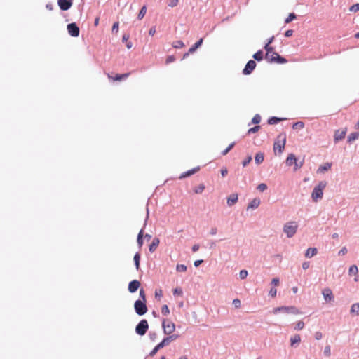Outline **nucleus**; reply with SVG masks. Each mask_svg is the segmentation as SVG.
<instances>
[{"label":"nucleus","instance_id":"1","mask_svg":"<svg viewBox=\"0 0 359 359\" xmlns=\"http://www.w3.org/2000/svg\"><path fill=\"white\" fill-rule=\"evenodd\" d=\"M180 337L179 334H172V335L165 337L161 341L157 344L154 348L149 352V356L154 357L158 351L163 347L168 346L172 341L176 340Z\"/></svg>","mask_w":359,"mask_h":359},{"label":"nucleus","instance_id":"2","mask_svg":"<svg viewBox=\"0 0 359 359\" xmlns=\"http://www.w3.org/2000/svg\"><path fill=\"white\" fill-rule=\"evenodd\" d=\"M327 186L326 181H320L319 183L314 187L312 193H311V198L313 201L318 202L319 200H321L323 196V189Z\"/></svg>","mask_w":359,"mask_h":359},{"label":"nucleus","instance_id":"3","mask_svg":"<svg viewBox=\"0 0 359 359\" xmlns=\"http://www.w3.org/2000/svg\"><path fill=\"white\" fill-rule=\"evenodd\" d=\"M273 313L278 314L279 313H284L286 314H294L297 315L301 313V311L294 306H281L273 308Z\"/></svg>","mask_w":359,"mask_h":359},{"label":"nucleus","instance_id":"4","mask_svg":"<svg viewBox=\"0 0 359 359\" xmlns=\"http://www.w3.org/2000/svg\"><path fill=\"white\" fill-rule=\"evenodd\" d=\"M134 310L137 315L142 316L148 311L147 302L140 301V299L134 302Z\"/></svg>","mask_w":359,"mask_h":359},{"label":"nucleus","instance_id":"5","mask_svg":"<svg viewBox=\"0 0 359 359\" xmlns=\"http://www.w3.org/2000/svg\"><path fill=\"white\" fill-rule=\"evenodd\" d=\"M161 325L164 334L167 336L172 335L176 327L173 322L165 318L162 319Z\"/></svg>","mask_w":359,"mask_h":359},{"label":"nucleus","instance_id":"6","mask_svg":"<svg viewBox=\"0 0 359 359\" xmlns=\"http://www.w3.org/2000/svg\"><path fill=\"white\" fill-rule=\"evenodd\" d=\"M282 137L281 142L280 140H277L274 142L273 144V151L276 152L278 151L279 154H282L285 149V144H286V134L285 133L279 134L278 138L280 139Z\"/></svg>","mask_w":359,"mask_h":359},{"label":"nucleus","instance_id":"7","mask_svg":"<svg viewBox=\"0 0 359 359\" xmlns=\"http://www.w3.org/2000/svg\"><path fill=\"white\" fill-rule=\"evenodd\" d=\"M149 330V323L146 319H142L135 326V332L139 336H144Z\"/></svg>","mask_w":359,"mask_h":359},{"label":"nucleus","instance_id":"8","mask_svg":"<svg viewBox=\"0 0 359 359\" xmlns=\"http://www.w3.org/2000/svg\"><path fill=\"white\" fill-rule=\"evenodd\" d=\"M298 226L295 222H287L283 226V231L287 238H292L297 232Z\"/></svg>","mask_w":359,"mask_h":359},{"label":"nucleus","instance_id":"9","mask_svg":"<svg viewBox=\"0 0 359 359\" xmlns=\"http://www.w3.org/2000/svg\"><path fill=\"white\" fill-rule=\"evenodd\" d=\"M269 63H276V64H285L287 62V60L283 56L280 55L277 52L273 53V55H271L270 58L266 60Z\"/></svg>","mask_w":359,"mask_h":359},{"label":"nucleus","instance_id":"10","mask_svg":"<svg viewBox=\"0 0 359 359\" xmlns=\"http://www.w3.org/2000/svg\"><path fill=\"white\" fill-rule=\"evenodd\" d=\"M68 34L72 37H78L80 34L79 27L76 22L69 23L67 26Z\"/></svg>","mask_w":359,"mask_h":359},{"label":"nucleus","instance_id":"11","mask_svg":"<svg viewBox=\"0 0 359 359\" xmlns=\"http://www.w3.org/2000/svg\"><path fill=\"white\" fill-rule=\"evenodd\" d=\"M256 66L257 63L255 60H248L242 70V74L245 76L251 74L256 68Z\"/></svg>","mask_w":359,"mask_h":359},{"label":"nucleus","instance_id":"12","mask_svg":"<svg viewBox=\"0 0 359 359\" xmlns=\"http://www.w3.org/2000/svg\"><path fill=\"white\" fill-rule=\"evenodd\" d=\"M57 5L62 11H67L71 8L73 2L71 0H58Z\"/></svg>","mask_w":359,"mask_h":359},{"label":"nucleus","instance_id":"13","mask_svg":"<svg viewBox=\"0 0 359 359\" xmlns=\"http://www.w3.org/2000/svg\"><path fill=\"white\" fill-rule=\"evenodd\" d=\"M141 283L137 280H133L129 282L128 285V290L130 293H135L137 291L139 287H140Z\"/></svg>","mask_w":359,"mask_h":359},{"label":"nucleus","instance_id":"14","mask_svg":"<svg viewBox=\"0 0 359 359\" xmlns=\"http://www.w3.org/2000/svg\"><path fill=\"white\" fill-rule=\"evenodd\" d=\"M322 294L323 295V298L326 302H330L334 300V297L332 293V290H330L328 287L325 288L323 290Z\"/></svg>","mask_w":359,"mask_h":359},{"label":"nucleus","instance_id":"15","mask_svg":"<svg viewBox=\"0 0 359 359\" xmlns=\"http://www.w3.org/2000/svg\"><path fill=\"white\" fill-rule=\"evenodd\" d=\"M199 170H200V166H197L192 169L187 170V171L182 172L180 175L179 179L182 180V179L189 177L191 176L192 175L196 173Z\"/></svg>","mask_w":359,"mask_h":359},{"label":"nucleus","instance_id":"16","mask_svg":"<svg viewBox=\"0 0 359 359\" xmlns=\"http://www.w3.org/2000/svg\"><path fill=\"white\" fill-rule=\"evenodd\" d=\"M346 134V128H344L341 131H340L339 130H337L334 135V142L335 143H337L339 141L343 140L344 138H345Z\"/></svg>","mask_w":359,"mask_h":359},{"label":"nucleus","instance_id":"17","mask_svg":"<svg viewBox=\"0 0 359 359\" xmlns=\"http://www.w3.org/2000/svg\"><path fill=\"white\" fill-rule=\"evenodd\" d=\"M131 72H126L123 74H116L114 76L111 77L109 76V79H111L114 81H121L126 80L130 75Z\"/></svg>","mask_w":359,"mask_h":359},{"label":"nucleus","instance_id":"18","mask_svg":"<svg viewBox=\"0 0 359 359\" xmlns=\"http://www.w3.org/2000/svg\"><path fill=\"white\" fill-rule=\"evenodd\" d=\"M298 161V159L297 158V156H295V154L291 153V154H289L286 160H285V163L287 166H292V165H295V163H297V162Z\"/></svg>","mask_w":359,"mask_h":359},{"label":"nucleus","instance_id":"19","mask_svg":"<svg viewBox=\"0 0 359 359\" xmlns=\"http://www.w3.org/2000/svg\"><path fill=\"white\" fill-rule=\"evenodd\" d=\"M261 203V200L259 198H253L248 205L247 210H254L259 207Z\"/></svg>","mask_w":359,"mask_h":359},{"label":"nucleus","instance_id":"20","mask_svg":"<svg viewBox=\"0 0 359 359\" xmlns=\"http://www.w3.org/2000/svg\"><path fill=\"white\" fill-rule=\"evenodd\" d=\"M159 243H160L159 238L157 237L154 238L151 243L149 245V251L151 253H153L156 250Z\"/></svg>","mask_w":359,"mask_h":359},{"label":"nucleus","instance_id":"21","mask_svg":"<svg viewBox=\"0 0 359 359\" xmlns=\"http://www.w3.org/2000/svg\"><path fill=\"white\" fill-rule=\"evenodd\" d=\"M203 38L199 39L189 48V53H194L203 45Z\"/></svg>","mask_w":359,"mask_h":359},{"label":"nucleus","instance_id":"22","mask_svg":"<svg viewBox=\"0 0 359 359\" xmlns=\"http://www.w3.org/2000/svg\"><path fill=\"white\" fill-rule=\"evenodd\" d=\"M332 165V163L327 162L319 166V168L317 170L318 173H324L325 172L328 171Z\"/></svg>","mask_w":359,"mask_h":359},{"label":"nucleus","instance_id":"23","mask_svg":"<svg viewBox=\"0 0 359 359\" xmlns=\"http://www.w3.org/2000/svg\"><path fill=\"white\" fill-rule=\"evenodd\" d=\"M238 200V196L237 194H232L227 198L226 203L229 206H233L235 205Z\"/></svg>","mask_w":359,"mask_h":359},{"label":"nucleus","instance_id":"24","mask_svg":"<svg viewBox=\"0 0 359 359\" xmlns=\"http://www.w3.org/2000/svg\"><path fill=\"white\" fill-rule=\"evenodd\" d=\"M140 259H141V254L140 252H137L135 253L133 257L134 264L135 266V269L138 271L140 270Z\"/></svg>","mask_w":359,"mask_h":359},{"label":"nucleus","instance_id":"25","mask_svg":"<svg viewBox=\"0 0 359 359\" xmlns=\"http://www.w3.org/2000/svg\"><path fill=\"white\" fill-rule=\"evenodd\" d=\"M137 243L140 250L144 244V229H141L137 236Z\"/></svg>","mask_w":359,"mask_h":359},{"label":"nucleus","instance_id":"26","mask_svg":"<svg viewBox=\"0 0 359 359\" xmlns=\"http://www.w3.org/2000/svg\"><path fill=\"white\" fill-rule=\"evenodd\" d=\"M264 48L266 50L265 59L267 60L270 58L271 55H273V53H276L275 48L271 46L264 45Z\"/></svg>","mask_w":359,"mask_h":359},{"label":"nucleus","instance_id":"27","mask_svg":"<svg viewBox=\"0 0 359 359\" xmlns=\"http://www.w3.org/2000/svg\"><path fill=\"white\" fill-rule=\"evenodd\" d=\"M318 253V250L315 247H310L307 248V250L305 252V257L307 258H311L313 256H315Z\"/></svg>","mask_w":359,"mask_h":359},{"label":"nucleus","instance_id":"28","mask_svg":"<svg viewBox=\"0 0 359 359\" xmlns=\"http://www.w3.org/2000/svg\"><path fill=\"white\" fill-rule=\"evenodd\" d=\"M253 60L255 62H261L264 59V52L262 50H258L256 53H255L252 55Z\"/></svg>","mask_w":359,"mask_h":359},{"label":"nucleus","instance_id":"29","mask_svg":"<svg viewBox=\"0 0 359 359\" xmlns=\"http://www.w3.org/2000/svg\"><path fill=\"white\" fill-rule=\"evenodd\" d=\"M264 159V154L263 152L259 151L255 156V162L257 165H260Z\"/></svg>","mask_w":359,"mask_h":359},{"label":"nucleus","instance_id":"30","mask_svg":"<svg viewBox=\"0 0 359 359\" xmlns=\"http://www.w3.org/2000/svg\"><path fill=\"white\" fill-rule=\"evenodd\" d=\"M284 119L285 118H279L277 116H270L267 120V123L269 125H276Z\"/></svg>","mask_w":359,"mask_h":359},{"label":"nucleus","instance_id":"31","mask_svg":"<svg viewBox=\"0 0 359 359\" xmlns=\"http://www.w3.org/2000/svg\"><path fill=\"white\" fill-rule=\"evenodd\" d=\"M359 137V132H353L348 135L347 137V142L351 144Z\"/></svg>","mask_w":359,"mask_h":359},{"label":"nucleus","instance_id":"32","mask_svg":"<svg viewBox=\"0 0 359 359\" xmlns=\"http://www.w3.org/2000/svg\"><path fill=\"white\" fill-rule=\"evenodd\" d=\"M301 341V337L299 334H296L290 338V346H295L296 344H298Z\"/></svg>","mask_w":359,"mask_h":359},{"label":"nucleus","instance_id":"33","mask_svg":"<svg viewBox=\"0 0 359 359\" xmlns=\"http://www.w3.org/2000/svg\"><path fill=\"white\" fill-rule=\"evenodd\" d=\"M147 5H146V4L143 5V6L141 7V8H140V11H139V13H138V15H137V18L138 20H142V19L144 17V15H145V14H146V13H147Z\"/></svg>","mask_w":359,"mask_h":359},{"label":"nucleus","instance_id":"34","mask_svg":"<svg viewBox=\"0 0 359 359\" xmlns=\"http://www.w3.org/2000/svg\"><path fill=\"white\" fill-rule=\"evenodd\" d=\"M261 116L259 114H256L252 118L251 122L248 123V126H250V124H255L258 126L257 124H259L261 122Z\"/></svg>","mask_w":359,"mask_h":359},{"label":"nucleus","instance_id":"35","mask_svg":"<svg viewBox=\"0 0 359 359\" xmlns=\"http://www.w3.org/2000/svg\"><path fill=\"white\" fill-rule=\"evenodd\" d=\"M351 314L359 315V303H355L351 306Z\"/></svg>","mask_w":359,"mask_h":359},{"label":"nucleus","instance_id":"36","mask_svg":"<svg viewBox=\"0 0 359 359\" xmlns=\"http://www.w3.org/2000/svg\"><path fill=\"white\" fill-rule=\"evenodd\" d=\"M304 123L302 121H299L297 122H294L292 123V129L297 130V129H302L304 128Z\"/></svg>","mask_w":359,"mask_h":359},{"label":"nucleus","instance_id":"37","mask_svg":"<svg viewBox=\"0 0 359 359\" xmlns=\"http://www.w3.org/2000/svg\"><path fill=\"white\" fill-rule=\"evenodd\" d=\"M184 46L185 45H184V42L181 40H177V41H173L172 43V46L176 49L183 48Z\"/></svg>","mask_w":359,"mask_h":359},{"label":"nucleus","instance_id":"38","mask_svg":"<svg viewBox=\"0 0 359 359\" xmlns=\"http://www.w3.org/2000/svg\"><path fill=\"white\" fill-rule=\"evenodd\" d=\"M297 18V15L294 13H289L288 16L285 19V24H288Z\"/></svg>","mask_w":359,"mask_h":359},{"label":"nucleus","instance_id":"39","mask_svg":"<svg viewBox=\"0 0 359 359\" xmlns=\"http://www.w3.org/2000/svg\"><path fill=\"white\" fill-rule=\"evenodd\" d=\"M236 145V142H233L231 144H229V146L222 151V155L225 156Z\"/></svg>","mask_w":359,"mask_h":359},{"label":"nucleus","instance_id":"40","mask_svg":"<svg viewBox=\"0 0 359 359\" xmlns=\"http://www.w3.org/2000/svg\"><path fill=\"white\" fill-rule=\"evenodd\" d=\"M358 273V268L356 265H351L348 269V273L350 276L352 274H357Z\"/></svg>","mask_w":359,"mask_h":359},{"label":"nucleus","instance_id":"41","mask_svg":"<svg viewBox=\"0 0 359 359\" xmlns=\"http://www.w3.org/2000/svg\"><path fill=\"white\" fill-rule=\"evenodd\" d=\"M187 270V266L185 264H177L176 266V271L177 272H185Z\"/></svg>","mask_w":359,"mask_h":359},{"label":"nucleus","instance_id":"42","mask_svg":"<svg viewBox=\"0 0 359 359\" xmlns=\"http://www.w3.org/2000/svg\"><path fill=\"white\" fill-rule=\"evenodd\" d=\"M252 160V157L251 155H248V156L242 161L241 164L243 168L246 167Z\"/></svg>","mask_w":359,"mask_h":359},{"label":"nucleus","instance_id":"43","mask_svg":"<svg viewBox=\"0 0 359 359\" xmlns=\"http://www.w3.org/2000/svg\"><path fill=\"white\" fill-rule=\"evenodd\" d=\"M248 276V271L246 269H241L239 271V278L241 280L245 279Z\"/></svg>","mask_w":359,"mask_h":359},{"label":"nucleus","instance_id":"44","mask_svg":"<svg viewBox=\"0 0 359 359\" xmlns=\"http://www.w3.org/2000/svg\"><path fill=\"white\" fill-rule=\"evenodd\" d=\"M161 313L163 316H165L170 314V309L168 306V305L164 304V305L162 306V307H161Z\"/></svg>","mask_w":359,"mask_h":359},{"label":"nucleus","instance_id":"45","mask_svg":"<svg viewBox=\"0 0 359 359\" xmlns=\"http://www.w3.org/2000/svg\"><path fill=\"white\" fill-rule=\"evenodd\" d=\"M260 128V126H255L252 128H250L247 132V134L250 135L252 133H257Z\"/></svg>","mask_w":359,"mask_h":359},{"label":"nucleus","instance_id":"46","mask_svg":"<svg viewBox=\"0 0 359 359\" xmlns=\"http://www.w3.org/2000/svg\"><path fill=\"white\" fill-rule=\"evenodd\" d=\"M172 293L175 297L181 296L183 294V291L181 287H175L173 289Z\"/></svg>","mask_w":359,"mask_h":359},{"label":"nucleus","instance_id":"47","mask_svg":"<svg viewBox=\"0 0 359 359\" xmlns=\"http://www.w3.org/2000/svg\"><path fill=\"white\" fill-rule=\"evenodd\" d=\"M267 188H268V186L266 183H260L257 187V189L261 192L264 191L265 190L267 189Z\"/></svg>","mask_w":359,"mask_h":359},{"label":"nucleus","instance_id":"48","mask_svg":"<svg viewBox=\"0 0 359 359\" xmlns=\"http://www.w3.org/2000/svg\"><path fill=\"white\" fill-rule=\"evenodd\" d=\"M205 189V185L203 184H199L198 187H195L194 192L196 194H201Z\"/></svg>","mask_w":359,"mask_h":359},{"label":"nucleus","instance_id":"49","mask_svg":"<svg viewBox=\"0 0 359 359\" xmlns=\"http://www.w3.org/2000/svg\"><path fill=\"white\" fill-rule=\"evenodd\" d=\"M304 327V323L302 320L298 321L294 327V330H301Z\"/></svg>","mask_w":359,"mask_h":359},{"label":"nucleus","instance_id":"50","mask_svg":"<svg viewBox=\"0 0 359 359\" xmlns=\"http://www.w3.org/2000/svg\"><path fill=\"white\" fill-rule=\"evenodd\" d=\"M140 301L147 302L146 294L143 288L140 290Z\"/></svg>","mask_w":359,"mask_h":359},{"label":"nucleus","instance_id":"51","mask_svg":"<svg viewBox=\"0 0 359 359\" xmlns=\"http://www.w3.org/2000/svg\"><path fill=\"white\" fill-rule=\"evenodd\" d=\"M349 11L351 12H354V13L359 11V3H356V4H354L352 6H351L349 8Z\"/></svg>","mask_w":359,"mask_h":359},{"label":"nucleus","instance_id":"52","mask_svg":"<svg viewBox=\"0 0 359 359\" xmlns=\"http://www.w3.org/2000/svg\"><path fill=\"white\" fill-rule=\"evenodd\" d=\"M176 60L175 56L173 55H168L165 60V64L168 65L171 62H175Z\"/></svg>","mask_w":359,"mask_h":359},{"label":"nucleus","instance_id":"53","mask_svg":"<svg viewBox=\"0 0 359 359\" xmlns=\"http://www.w3.org/2000/svg\"><path fill=\"white\" fill-rule=\"evenodd\" d=\"M119 29V22H115L113 23L111 31L113 33H117Z\"/></svg>","mask_w":359,"mask_h":359},{"label":"nucleus","instance_id":"54","mask_svg":"<svg viewBox=\"0 0 359 359\" xmlns=\"http://www.w3.org/2000/svg\"><path fill=\"white\" fill-rule=\"evenodd\" d=\"M304 165V160H302V161L300 162H297V163H295L294 166L293 167V170L294 171H297V170L300 169Z\"/></svg>","mask_w":359,"mask_h":359},{"label":"nucleus","instance_id":"55","mask_svg":"<svg viewBox=\"0 0 359 359\" xmlns=\"http://www.w3.org/2000/svg\"><path fill=\"white\" fill-rule=\"evenodd\" d=\"M277 290L275 288V287H272L269 292V296L271 297H275L276 296Z\"/></svg>","mask_w":359,"mask_h":359},{"label":"nucleus","instance_id":"56","mask_svg":"<svg viewBox=\"0 0 359 359\" xmlns=\"http://www.w3.org/2000/svg\"><path fill=\"white\" fill-rule=\"evenodd\" d=\"M331 353V348L330 346H326L324 348L323 354L325 356H330Z\"/></svg>","mask_w":359,"mask_h":359},{"label":"nucleus","instance_id":"57","mask_svg":"<svg viewBox=\"0 0 359 359\" xmlns=\"http://www.w3.org/2000/svg\"><path fill=\"white\" fill-rule=\"evenodd\" d=\"M149 337L151 341H154L157 338V334L156 332H150L149 334Z\"/></svg>","mask_w":359,"mask_h":359},{"label":"nucleus","instance_id":"58","mask_svg":"<svg viewBox=\"0 0 359 359\" xmlns=\"http://www.w3.org/2000/svg\"><path fill=\"white\" fill-rule=\"evenodd\" d=\"M294 31L292 29H287L285 32L284 36L286 38H289L292 36Z\"/></svg>","mask_w":359,"mask_h":359},{"label":"nucleus","instance_id":"59","mask_svg":"<svg viewBox=\"0 0 359 359\" xmlns=\"http://www.w3.org/2000/svg\"><path fill=\"white\" fill-rule=\"evenodd\" d=\"M83 6H84V1H81V2L77 6V9L79 11L81 15L82 14V13L83 11Z\"/></svg>","mask_w":359,"mask_h":359},{"label":"nucleus","instance_id":"60","mask_svg":"<svg viewBox=\"0 0 359 359\" xmlns=\"http://www.w3.org/2000/svg\"><path fill=\"white\" fill-rule=\"evenodd\" d=\"M241 301L240 299H234L233 300V305L236 307V308H240L241 307Z\"/></svg>","mask_w":359,"mask_h":359},{"label":"nucleus","instance_id":"61","mask_svg":"<svg viewBox=\"0 0 359 359\" xmlns=\"http://www.w3.org/2000/svg\"><path fill=\"white\" fill-rule=\"evenodd\" d=\"M178 2V0H170L168 3V6L173 8L177 5Z\"/></svg>","mask_w":359,"mask_h":359},{"label":"nucleus","instance_id":"62","mask_svg":"<svg viewBox=\"0 0 359 359\" xmlns=\"http://www.w3.org/2000/svg\"><path fill=\"white\" fill-rule=\"evenodd\" d=\"M347 248L346 247H343L338 252L339 256H343L347 253Z\"/></svg>","mask_w":359,"mask_h":359},{"label":"nucleus","instance_id":"63","mask_svg":"<svg viewBox=\"0 0 359 359\" xmlns=\"http://www.w3.org/2000/svg\"><path fill=\"white\" fill-rule=\"evenodd\" d=\"M130 37V35L129 34H127V33H124L122 36V42L123 43H126L128 41V39Z\"/></svg>","mask_w":359,"mask_h":359},{"label":"nucleus","instance_id":"64","mask_svg":"<svg viewBox=\"0 0 359 359\" xmlns=\"http://www.w3.org/2000/svg\"><path fill=\"white\" fill-rule=\"evenodd\" d=\"M220 173L222 177H224L228 173L227 168L226 167H223L220 170Z\"/></svg>","mask_w":359,"mask_h":359}]
</instances>
